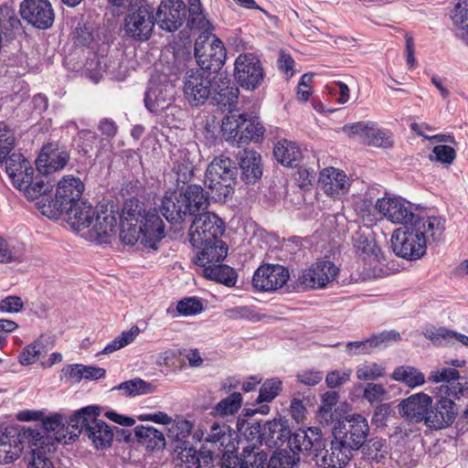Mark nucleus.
Here are the masks:
<instances>
[{"instance_id":"obj_1","label":"nucleus","mask_w":468,"mask_h":468,"mask_svg":"<svg viewBox=\"0 0 468 468\" xmlns=\"http://www.w3.org/2000/svg\"><path fill=\"white\" fill-rule=\"evenodd\" d=\"M119 218L122 242L133 246L140 241L144 248L158 250L165 232L155 207L147 209L144 202L137 197L127 198Z\"/></svg>"},{"instance_id":"obj_2","label":"nucleus","mask_w":468,"mask_h":468,"mask_svg":"<svg viewBox=\"0 0 468 468\" xmlns=\"http://www.w3.org/2000/svg\"><path fill=\"white\" fill-rule=\"evenodd\" d=\"M445 220L431 216L417 219L410 226L394 231L391 246L395 254L408 261L419 260L426 253L428 244L438 243L443 239Z\"/></svg>"},{"instance_id":"obj_3","label":"nucleus","mask_w":468,"mask_h":468,"mask_svg":"<svg viewBox=\"0 0 468 468\" xmlns=\"http://www.w3.org/2000/svg\"><path fill=\"white\" fill-rule=\"evenodd\" d=\"M209 206V195L200 185L189 184L165 193L159 212L171 225H179Z\"/></svg>"},{"instance_id":"obj_4","label":"nucleus","mask_w":468,"mask_h":468,"mask_svg":"<svg viewBox=\"0 0 468 468\" xmlns=\"http://www.w3.org/2000/svg\"><path fill=\"white\" fill-rule=\"evenodd\" d=\"M100 414L98 406H87L75 411L68 420V428L72 429L69 441L73 442L82 435L83 440L90 441L96 449L110 447L114 433L105 421L99 419Z\"/></svg>"},{"instance_id":"obj_5","label":"nucleus","mask_w":468,"mask_h":468,"mask_svg":"<svg viewBox=\"0 0 468 468\" xmlns=\"http://www.w3.org/2000/svg\"><path fill=\"white\" fill-rule=\"evenodd\" d=\"M5 171L11 183L16 189L23 191L29 200H35L47 195L53 187L45 176H34V168L21 154L13 153L5 158Z\"/></svg>"},{"instance_id":"obj_6","label":"nucleus","mask_w":468,"mask_h":468,"mask_svg":"<svg viewBox=\"0 0 468 468\" xmlns=\"http://www.w3.org/2000/svg\"><path fill=\"white\" fill-rule=\"evenodd\" d=\"M238 167L229 157L219 155L207 165L205 185L208 195L217 201L226 202L234 192L237 184Z\"/></svg>"},{"instance_id":"obj_7","label":"nucleus","mask_w":468,"mask_h":468,"mask_svg":"<svg viewBox=\"0 0 468 468\" xmlns=\"http://www.w3.org/2000/svg\"><path fill=\"white\" fill-rule=\"evenodd\" d=\"M222 131L229 133V139L237 142L239 146L250 142L260 143L264 135L265 128L259 117L248 112L230 111L222 122Z\"/></svg>"},{"instance_id":"obj_8","label":"nucleus","mask_w":468,"mask_h":468,"mask_svg":"<svg viewBox=\"0 0 468 468\" xmlns=\"http://www.w3.org/2000/svg\"><path fill=\"white\" fill-rule=\"evenodd\" d=\"M84 190V185L79 177L73 176H64L58 183L54 198L46 197L37 203L43 215L57 217L65 209H70V206L78 201Z\"/></svg>"},{"instance_id":"obj_9","label":"nucleus","mask_w":468,"mask_h":468,"mask_svg":"<svg viewBox=\"0 0 468 468\" xmlns=\"http://www.w3.org/2000/svg\"><path fill=\"white\" fill-rule=\"evenodd\" d=\"M154 11L147 0H140L137 5H132L124 19L125 34L134 40H148L156 24Z\"/></svg>"},{"instance_id":"obj_10","label":"nucleus","mask_w":468,"mask_h":468,"mask_svg":"<svg viewBox=\"0 0 468 468\" xmlns=\"http://www.w3.org/2000/svg\"><path fill=\"white\" fill-rule=\"evenodd\" d=\"M162 72L151 75L144 93V106L152 113L159 114L167 110L175 100V84L173 80Z\"/></svg>"},{"instance_id":"obj_11","label":"nucleus","mask_w":468,"mask_h":468,"mask_svg":"<svg viewBox=\"0 0 468 468\" xmlns=\"http://www.w3.org/2000/svg\"><path fill=\"white\" fill-rule=\"evenodd\" d=\"M188 231L189 242L194 248L200 245L220 239L225 231L224 221L216 214L205 212L193 216Z\"/></svg>"},{"instance_id":"obj_12","label":"nucleus","mask_w":468,"mask_h":468,"mask_svg":"<svg viewBox=\"0 0 468 468\" xmlns=\"http://www.w3.org/2000/svg\"><path fill=\"white\" fill-rule=\"evenodd\" d=\"M369 433L367 419L360 414L347 415L333 428V436L343 441L354 452L363 446Z\"/></svg>"},{"instance_id":"obj_13","label":"nucleus","mask_w":468,"mask_h":468,"mask_svg":"<svg viewBox=\"0 0 468 468\" xmlns=\"http://www.w3.org/2000/svg\"><path fill=\"white\" fill-rule=\"evenodd\" d=\"M63 420L61 414H52L42 420L40 429H23V435L27 442H43V446H45L48 441L57 450L58 443L63 441L67 443L65 439L72 430L68 428V424L66 425Z\"/></svg>"},{"instance_id":"obj_14","label":"nucleus","mask_w":468,"mask_h":468,"mask_svg":"<svg viewBox=\"0 0 468 468\" xmlns=\"http://www.w3.org/2000/svg\"><path fill=\"white\" fill-rule=\"evenodd\" d=\"M234 77L237 83L246 90H255L260 88L265 78L260 58L250 52L239 54L234 64Z\"/></svg>"},{"instance_id":"obj_15","label":"nucleus","mask_w":468,"mask_h":468,"mask_svg":"<svg viewBox=\"0 0 468 468\" xmlns=\"http://www.w3.org/2000/svg\"><path fill=\"white\" fill-rule=\"evenodd\" d=\"M213 76L198 68L186 72L184 94L192 106L203 105L209 99Z\"/></svg>"},{"instance_id":"obj_16","label":"nucleus","mask_w":468,"mask_h":468,"mask_svg":"<svg viewBox=\"0 0 468 468\" xmlns=\"http://www.w3.org/2000/svg\"><path fill=\"white\" fill-rule=\"evenodd\" d=\"M195 58L198 69L211 75L225 73L222 70L225 64L227 52L223 42L214 37L212 42L207 46H201L198 42L195 44Z\"/></svg>"},{"instance_id":"obj_17","label":"nucleus","mask_w":468,"mask_h":468,"mask_svg":"<svg viewBox=\"0 0 468 468\" xmlns=\"http://www.w3.org/2000/svg\"><path fill=\"white\" fill-rule=\"evenodd\" d=\"M435 401L431 403L428 413L427 428L442 430L450 427L455 420L459 409L452 396L436 393Z\"/></svg>"},{"instance_id":"obj_18","label":"nucleus","mask_w":468,"mask_h":468,"mask_svg":"<svg viewBox=\"0 0 468 468\" xmlns=\"http://www.w3.org/2000/svg\"><path fill=\"white\" fill-rule=\"evenodd\" d=\"M376 208L388 220L406 228L417 219H426L412 211V204L401 197L378 198Z\"/></svg>"},{"instance_id":"obj_19","label":"nucleus","mask_w":468,"mask_h":468,"mask_svg":"<svg viewBox=\"0 0 468 468\" xmlns=\"http://www.w3.org/2000/svg\"><path fill=\"white\" fill-rule=\"evenodd\" d=\"M69 161V154L65 145L57 142L44 144L36 160V166L40 176H46L53 172L63 169Z\"/></svg>"},{"instance_id":"obj_20","label":"nucleus","mask_w":468,"mask_h":468,"mask_svg":"<svg viewBox=\"0 0 468 468\" xmlns=\"http://www.w3.org/2000/svg\"><path fill=\"white\" fill-rule=\"evenodd\" d=\"M154 16L160 29L175 32L186 20V5L183 0H162Z\"/></svg>"},{"instance_id":"obj_21","label":"nucleus","mask_w":468,"mask_h":468,"mask_svg":"<svg viewBox=\"0 0 468 468\" xmlns=\"http://www.w3.org/2000/svg\"><path fill=\"white\" fill-rule=\"evenodd\" d=\"M19 12L24 20L38 29L50 28L54 23L55 14L48 0H23Z\"/></svg>"},{"instance_id":"obj_22","label":"nucleus","mask_w":468,"mask_h":468,"mask_svg":"<svg viewBox=\"0 0 468 468\" xmlns=\"http://www.w3.org/2000/svg\"><path fill=\"white\" fill-rule=\"evenodd\" d=\"M289 277L288 269L282 265H261L253 274L252 285L261 292H272L282 288L287 282Z\"/></svg>"},{"instance_id":"obj_23","label":"nucleus","mask_w":468,"mask_h":468,"mask_svg":"<svg viewBox=\"0 0 468 468\" xmlns=\"http://www.w3.org/2000/svg\"><path fill=\"white\" fill-rule=\"evenodd\" d=\"M431 401L432 398L423 392L410 395L399 403V413L410 422L423 423L427 427Z\"/></svg>"},{"instance_id":"obj_24","label":"nucleus","mask_w":468,"mask_h":468,"mask_svg":"<svg viewBox=\"0 0 468 468\" xmlns=\"http://www.w3.org/2000/svg\"><path fill=\"white\" fill-rule=\"evenodd\" d=\"M237 164L240 170V180L246 185H254L262 176L263 165L261 155L250 149L239 150L236 155Z\"/></svg>"},{"instance_id":"obj_25","label":"nucleus","mask_w":468,"mask_h":468,"mask_svg":"<svg viewBox=\"0 0 468 468\" xmlns=\"http://www.w3.org/2000/svg\"><path fill=\"white\" fill-rule=\"evenodd\" d=\"M25 441L27 439L23 435V430L10 426L0 431V463L16 461L23 452Z\"/></svg>"},{"instance_id":"obj_26","label":"nucleus","mask_w":468,"mask_h":468,"mask_svg":"<svg viewBox=\"0 0 468 468\" xmlns=\"http://www.w3.org/2000/svg\"><path fill=\"white\" fill-rule=\"evenodd\" d=\"M211 99L213 104L220 108L230 107L236 104L239 98V88L231 82L228 73H219L213 76Z\"/></svg>"},{"instance_id":"obj_27","label":"nucleus","mask_w":468,"mask_h":468,"mask_svg":"<svg viewBox=\"0 0 468 468\" xmlns=\"http://www.w3.org/2000/svg\"><path fill=\"white\" fill-rule=\"evenodd\" d=\"M399 339L400 335L397 331H383L378 335H373L366 340L347 343L346 352L350 356L371 354L375 349L386 347L389 343Z\"/></svg>"},{"instance_id":"obj_28","label":"nucleus","mask_w":468,"mask_h":468,"mask_svg":"<svg viewBox=\"0 0 468 468\" xmlns=\"http://www.w3.org/2000/svg\"><path fill=\"white\" fill-rule=\"evenodd\" d=\"M461 378H463L460 376L459 371L452 367L431 370L428 377V380L431 382H446L447 385H441L437 388V393L452 396L454 399H459L460 395H463L464 392L463 385L458 382Z\"/></svg>"},{"instance_id":"obj_29","label":"nucleus","mask_w":468,"mask_h":468,"mask_svg":"<svg viewBox=\"0 0 468 468\" xmlns=\"http://www.w3.org/2000/svg\"><path fill=\"white\" fill-rule=\"evenodd\" d=\"M321 429L310 427L307 430L298 429L294 432L290 430V438L286 439L285 443L292 452L291 454L299 456V452H311L314 446H319Z\"/></svg>"},{"instance_id":"obj_30","label":"nucleus","mask_w":468,"mask_h":468,"mask_svg":"<svg viewBox=\"0 0 468 468\" xmlns=\"http://www.w3.org/2000/svg\"><path fill=\"white\" fill-rule=\"evenodd\" d=\"M96 209L88 202L80 200L76 201L70 209H65L58 216H67V221L75 230H81L90 226L93 222Z\"/></svg>"},{"instance_id":"obj_31","label":"nucleus","mask_w":468,"mask_h":468,"mask_svg":"<svg viewBox=\"0 0 468 468\" xmlns=\"http://www.w3.org/2000/svg\"><path fill=\"white\" fill-rule=\"evenodd\" d=\"M71 39L76 47L90 48L97 35L96 27L84 16L70 18Z\"/></svg>"},{"instance_id":"obj_32","label":"nucleus","mask_w":468,"mask_h":468,"mask_svg":"<svg viewBox=\"0 0 468 468\" xmlns=\"http://www.w3.org/2000/svg\"><path fill=\"white\" fill-rule=\"evenodd\" d=\"M197 249L199 251L193 261L204 269H207V265L220 263L228 254V246L221 239L204 243Z\"/></svg>"},{"instance_id":"obj_33","label":"nucleus","mask_w":468,"mask_h":468,"mask_svg":"<svg viewBox=\"0 0 468 468\" xmlns=\"http://www.w3.org/2000/svg\"><path fill=\"white\" fill-rule=\"evenodd\" d=\"M95 225L93 230L101 242L114 235L117 231L118 212L108 209L107 206L96 207Z\"/></svg>"},{"instance_id":"obj_34","label":"nucleus","mask_w":468,"mask_h":468,"mask_svg":"<svg viewBox=\"0 0 468 468\" xmlns=\"http://www.w3.org/2000/svg\"><path fill=\"white\" fill-rule=\"evenodd\" d=\"M30 452L25 455L24 461L27 468H55L50 459V454L55 452V447L47 441L43 446V442H27Z\"/></svg>"},{"instance_id":"obj_35","label":"nucleus","mask_w":468,"mask_h":468,"mask_svg":"<svg viewBox=\"0 0 468 468\" xmlns=\"http://www.w3.org/2000/svg\"><path fill=\"white\" fill-rule=\"evenodd\" d=\"M329 444L331 452L328 457L324 452V455L321 462L323 468H342L353 458L354 451L340 440L334 437L333 440L329 441Z\"/></svg>"},{"instance_id":"obj_36","label":"nucleus","mask_w":468,"mask_h":468,"mask_svg":"<svg viewBox=\"0 0 468 468\" xmlns=\"http://www.w3.org/2000/svg\"><path fill=\"white\" fill-rule=\"evenodd\" d=\"M53 346L54 341L51 337L41 335L33 343L23 347L18 355V362L22 366L33 365L40 356H46Z\"/></svg>"},{"instance_id":"obj_37","label":"nucleus","mask_w":468,"mask_h":468,"mask_svg":"<svg viewBox=\"0 0 468 468\" xmlns=\"http://www.w3.org/2000/svg\"><path fill=\"white\" fill-rule=\"evenodd\" d=\"M263 442L269 447H282L290 438V428L282 420H268L262 426Z\"/></svg>"},{"instance_id":"obj_38","label":"nucleus","mask_w":468,"mask_h":468,"mask_svg":"<svg viewBox=\"0 0 468 468\" xmlns=\"http://www.w3.org/2000/svg\"><path fill=\"white\" fill-rule=\"evenodd\" d=\"M273 154L279 163L288 167H297L303 156L299 145L287 139L281 140L275 144Z\"/></svg>"},{"instance_id":"obj_39","label":"nucleus","mask_w":468,"mask_h":468,"mask_svg":"<svg viewBox=\"0 0 468 468\" xmlns=\"http://www.w3.org/2000/svg\"><path fill=\"white\" fill-rule=\"evenodd\" d=\"M137 441L144 445L148 451L161 450L165 446L164 433L149 425H139L134 429Z\"/></svg>"},{"instance_id":"obj_40","label":"nucleus","mask_w":468,"mask_h":468,"mask_svg":"<svg viewBox=\"0 0 468 468\" xmlns=\"http://www.w3.org/2000/svg\"><path fill=\"white\" fill-rule=\"evenodd\" d=\"M5 64L7 67V73L15 77H22L27 73L35 71L36 61L34 58H29L27 53L18 50L9 56Z\"/></svg>"},{"instance_id":"obj_41","label":"nucleus","mask_w":468,"mask_h":468,"mask_svg":"<svg viewBox=\"0 0 468 468\" xmlns=\"http://www.w3.org/2000/svg\"><path fill=\"white\" fill-rule=\"evenodd\" d=\"M468 0H463L455 4L452 11L451 18L452 20L455 36L468 45Z\"/></svg>"},{"instance_id":"obj_42","label":"nucleus","mask_w":468,"mask_h":468,"mask_svg":"<svg viewBox=\"0 0 468 468\" xmlns=\"http://www.w3.org/2000/svg\"><path fill=\"white\" fill-rule=\"evenodd\" d=\"M360 449L363 460L370 463H381L388 453L387 441L377 437L368 441L366 440V442H364Z\"/></svg>"},{"instance_id":"obj_43","label":"nucleus","mask_w":468,"mask_h":468,"mask_svg":"<svg viewBox=\"0 0 468 468\" xmlns=\"http://www.w3.org/2000/svg\"><path fill=\"white\" fill-rule=\"evenodd\" d=\"M423 334L426 338L430 339L435 345L444 346L450 343H454L455 341H459L463 345L468 346L467 335L458 334L445 327L427 328Z\"/></svg>"},{"instance_id":"obj_44","label":"nucleus","mask_w":468,"mask_h":468,"mask_svg":"<svg viewBox=\"0 0 468 468\" xmlns=\"http://www.w3.org/2000/svg\"><path fill=\"white\" fill-rule=\"evenodd\" d=\"M174 451L182 468H201L198 452L188 441H178Z\"/></svg>"},{"instance_id":"obj_45","label":"nucleus","mask_w":468,"mask_h":468,"mask_svg":"<svg viewBox=\"0 0 468 468\" xmlns=\"http://www.w3.org/2000/svg\"><path fill=\"white\" fill-rule=\"evenodd\" d=\"M204 276L228 287L235 286L237 282L236 271L230 266L221 263L207 265V269H204Z\"/></svg>"},{"instance_id":"obj_46","label":"nucleus","mask_w":468,"mask_h":468,"mask_svg":"<svg viewBox=\"0 0 468 468\" xmlns=\"http://www.w3.org/2000/svg\"><path fill=\"white\" fill-rule=\"evenodd\" d=\"M111 390L122 391L125 397H136L153 393L154 387L140 378H135L122 382L118 386L113 387Z\"/></svg>"},{"instance_id":"obj_47","label":"nucleus","mask_w":468,"mask_h":468,"mask_svg":"<svg viewBox=\"0 0 468 468\" xmlns=\"http://www.w3.org/2000/svg\"><path fill=\"white\" fill-rule=\"evenodd\" d=\"M394 380L405 383L410 388L421 386L425 382V376L418 368L410 366H400L392 373Z\"/></svg>"},{"instance_id":"obj_48","label":"nucleus","mask_w":468,"mask_h":468,"mask_svg":"<svg viewBox=\"0 0 468 468\" xmlns=\"http://www.w3.org/2000/svg\"><path fill=\"white\" fill-rule=\"evenodd\" d=\"M204 310L202 301L197 297H186L179 301L176 308L169 307L166 312L172 317L177 316V314L189 316L200 314Z\"/></svg>"},{"instance_id":"obj_49","label":"nucleus","mask_w":468,"mask_h":468,"mask_svg":"<svg viewBox=\"0 0 468 468\" xmlns=\"http://www.w3.org/2000/svg\"><path fill=\"white\" fill-rule=\"evenodd\" d=\"M242 404V396L239 392H233L221 399L213 409L215 415L225 417L239 411Z\"/></svg>"},{"instance_id":"obj_50","label":"nucleus","mask_w":468,"mask_h":468,"mask_svg":"<svg viewBox=\"0 0 468 468\" xmlns=\"http://www.w3.org/2000/svg\"><path fill=\"white\" fill-rule=\"evenodd\" d=\"M238 430L242 433L249 443L254 446H261L263 443L262 426L259 421L238 422Z\"/></svg>"},{"instance_id":"obj_51","label":"nucleus","mask_w":468,"mask_h":468,"mask_svg":"<svg viewBox=\"0 0 468 468\" xmlns=\"http://www.w3.org/2000/svg\"><path fill=\"white\" fill-rule=\"evenodd\" d=\"M282 389V382L278 378L266 379L260 388L256 402L261 404L263 402H271L279 396Z\"/></svg>"},{"instance_id":"obj_52","label":"nucleus","mask_w":468,"mask_h":468,"mask_svg":"<svg viewBox=\"0 0 468 468\" xmlns=\"http://www.w3.org/2000/svg\"><path fill=\"white\" fill-rule=\"evenodd\" d=\"M191 59L189 56L185 54L175 53L173 61L163 66L161 69H155L154 72H162L173 80V83L178 80V76L185 71L187 67V60Z\"/></svg>"},{"instance_id":"obj_53","label":"nucleus","mask_w":468,"mask_h":468,"mask_svg":"<svg viewBox=\"0 0 468 468\" xmlns=\"http://www.w3.org/2000/svg\"><path fill=\"white\" fill-rule=\"evenodd\" d=\"M315 271V279L319 288L324 287L330 281L334 280L337 274L336 266L328 261L316 262L312 266Z\"/></svg>"},{"instance_id":"obj_54","label":"nucleus","mask_w":468,"mask_h":468,"mask_svg":"<svg viewBox=\"0 0 468 468\" xmlns=\"http://www.w3.org/2000/svg\"><path fill=\"white\" fill-rule=\"evenodd\" d=\"M187 27L191 29H202L206 26V17L200 0H188V7L186 6Z\"/></svg>"},{"instance_id":"obj_55","label":"nucleus","mask_w":468,"mask_h":468,"mask_svg":"<svg viewBox=\"0 0 468 468\" xmlns=\"http://www.w3.org/2000/svg\"><path fill=\"white\" fill-rule=\"evenodd\" d=\"M365 141L367 144L376 147L388 148L393 144L390 133L373 125L369 127Z\"/></svg>"},{"instance_id":"obj_56","label":"nucleus","mask_w":468,"mask_h":468,"mask_svg":"<svg viewBox=\"0 0 468 468\" xmlns=\"http://www.w3.org/2000/svg\"><path fill=\"white\" fill-rule=\"evenodd\" d=\"M139 334L138 326H133L129 331H123L120 335L115 337L101 351L102 354H112L131 344Z\"/></svg>"},{"instance_id":"obj_57","label":"nucleus","mask_w":468,"mask_h":468,"mask_svg":"<svg viewBox=\"0 0 468 468\" xmlns=\"http://www.w3.org/2000/svg\"><path fill=\"white\" fill-rule=\"evenodd\" d=\"M299 461V456L286 450L275 451L269 459L268 468H292Z\"/></svg>"},{"instance_id":"obj_58","label":"nucleus","mask_w":468,"mask_h":468,"mask_svg":"<svg viewBox=\"0 0 468 468\" xmlns=\"http://www.w3.org/2000/svg\"><path fill=\"white\" fill-rule=\"evenodd\" d=\"M346 175L339 170L334 169L327 176V181L324 182V190L327 194H344L346 187Z\"/></svg>"},{"instance_id":"obj_59","label":"nucleus","mask_w":468,"mask_h":468,"mask_svg":"<svg viewBox=\"0 0 468 468\" xmlns=\"http://www.w3.org/2000/svg\"><path fill=\"white\" fill-rule=\"evenodd\" d=\"M356 374L359 380H376L384 376L385 367L377 363L360 365L357 367Z\"/></svg>"},{"instance_id":"obj_60","label":"nucleus","mask_w":468,"mask_h":468,"mask_svg":"<svg viewBox=\"0 0 468 468\" xmlns=\"http://www.w3.org/2000/svg\"><path fill=\"white\" fill-rule=\"evenodd\" d=\"M338 399L339 394L336 391H327L323 395L320 415L326 422L333 420V408L336 405Z\"/></svg>"},{"instance_id":"obj_61","label":"nucleus","mask_w":468,"mask_h":468,"mask_svg":"<svg viewBox=\"0 0 468 468\" xmlns=\"http://www.w3.org/2000/svg\"><path fill=\"white\" fill-rule=\"evenodd\" d=\"M99 136L95 132L84 130L80 134V144H78L79 152L83 156L90 157V154L93 151L97 144Z\"/></svg>"},{"instance_id":"obj_62","label":"nucleus","mask_w":468,"mask_h":468,"mask_svg":"<svg viewBox=\"0 0 468 468\" xmlns=\"http://www.w3.org/2000/svg\"><path fill=\"white\" fill-rule=\"evenodd\" d=\"M230 429L225 423L214 422L210 429L207 436L206 437V441L217 443L219 442L220 445H224L226 441L227 435H229Z\"/></svg>"},{"instance_id":"obj_63","label":"nucleus","mask_w":468,"mask_h":468,"mask_svg":"<svg viewBox=\"0 0 468 468\" xmlns=\"http://www.w3.org/2000/svg\"><path fill=\"white\" fill-rule=\"evenodd\" d=\"M120 66V62L112 59L108 56L96 57V69L101 76L103 73L111 79L116 78V69Z\"/></svg>"},{"instance_id":"obj_64","label":"nucleus","mask_w":468,"mask_h":468,"mask_svg":"<svg viewBox=\"0 0 468 468\" xmlns=\"http://www.w3.org/2000/svg\"><path fill=\"white\" fill-rule=\"evenodd\" d=\"M218 468H249V462L233 452H224L221 459H216Z\"/></svg>"}]
</instances>
